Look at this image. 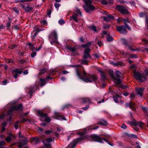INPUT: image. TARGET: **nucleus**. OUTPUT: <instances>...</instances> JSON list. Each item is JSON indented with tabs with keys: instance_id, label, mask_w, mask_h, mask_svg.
I'll return each mask as SVG.
<instances>
[{
	"instance_id": "58",
	"label": "nucleus",
	"mask_w": 148,
	"mask_h": 148,
	"mask_svg": "<svg viewBox=\"0 0 148 148\" xmlns=\"http://www.w3.org/2000/svg\"><path fill=\"white\" fill-rule=\"evenodd\" d=\"M110 26L108 25H105L103 26V28L104 29H109Z\"/></svg>"
},
{
	"instance_id": "13",
	"label": "nucleus",
	"mask_w": 148,
	"mask_h": 148,
	"mask_svg": "<svg viewBox=\"0 0 148 148\" xmlns=\"http://www.w3.org/2000/svg\"><path fill=\"white\" fill-rule=\"evenodd\" d=\"M54 117L55 119L58 120H66V119L63 116L61 115L59 113L55 112L54 114Z\"/></svg>"
},
{
	"instance_id": "10",
	"label": "nucleus",
	"mask_w": 148,
	"mask_h": 148,
	"mask_svg": "<svg viewBox=\"0 0 148 148\" xmlns=\"http://www.w3.org/2000/svg\"><path fill=\"white\" fill-rule=\"evenodd\" d=\"M22 72V69L17 68L12 71V74L13 77L16 79L18 75L21 74Z\"/></svg>"
},
{
	"instance_id": "33",
	"label": "nucleus",
	"mask_w": 148,
	"mask_h": 148,
	"mask_svg": "<svg viewBox=\"0 0 148 148\" xmlns=\"http://www.w3.org/2000/svg\"><path fill=\"white\" fill-rule=\"evenodd\" d=\"M40 81L41 82L40 86H44L46 83V81L45 80L43 79H40Z\"/></svg>"
},
{
	"instance_id": "25",
	"label": "nucleus",
	"mask_w": 148,
	"mask_h": 148,
	"mask_svg": "<svg viewBox=\"0 0 148 148\" xmlns=\"http://www.w3.org/2000/svg\"><path fill=\"white\" fill-rule=\"evenodd\" d=\"M70 17L72 18L76 22H78L77 20L78 15L77 14H73L72 16H71Z\"/></svg>"
},
{
	"instance_id": "48",
	"label": "nucleus",
	"mask_w": 148,
	"mask_h": 148,
	"mask_svg": "<svg viewBox=\"0 0 148 148\" xmlns=\"http://www.w3.org/2000/svg\"><path fill=\"white\" fill-rule=\"evenodd\" d=\"M61 5L60 4L58 3H55L54 4V6L56 8H58L57 10H58V8Z\"/></svg>"
},
{
	"instance_id": "27",
	"label": "nucleus",
	"mask_w": 148,
	"mask_h": 148,
	"mask_svg": "<svg viewBox=\"0 0 148 148\" xmlns=\"http://www.w3.org/2000/svg\"><path fill=\"white\" fill-rule=\"evenodd\" d=\"M119 97H120L119 96L117 95H115L113 96L114 100L115 103H119L118 98Z\"/></svg>"
},
{
	"instance_id": "22",
	"label": "nucleus",
	"mask_w": 148,
	"mask_h": 148,
	"mask_svg": "<svg viewBox=\"0 0 148 148\" xmlns=\"http://www.w3.org/2000/svg\"><path fill=\"white\" fill-rule=\"evenodd\" d=\"M77 143L74 140L69 144V148H73Z\"/></svg>"
},
{
	"instance_id": "23",
	"label": "nucleus",
	"mask_w": 148,
	"mask_h": 148,
	"mask_svg": "<svg viewBox=\"0 0 148 148\" xmlns=\"http://www.w3.org/2000/svg\"><path fill=\"white\" fill-rule=\"evenodd\" d=\"M86 138V136H82L79 138H76L75 139V141L77 143H78L82 141V140L85 139Z\"/></svg>"
},
{
	"instance_id": "2",
	"label": "nucleus",
	"mask_w": 148,
	"mask_h": 148,
	"mask_svg": "<svg viewBox=\"0 0 148 148\" xmlns=\"http://www.w3.org/2000/svg\"><path fill=\"white\" fill-rule=\"evenodd\" d=\"M136 65L135 64H134L130 66V68L131 69H133L134 70L133 73L134 77L142 82L146 81L147 78L144 74H141L138 72H137L135 71L136 69Z\"/></svg>"
},
{
	"instance_id": "6",
	"label": "nucleus",
	"mask_w": 148,
	"mask_h": 148,
	"mask_svg": "<svg viewBox=\"0 0 148 148\" xmlns=\"http://www.w3.org/2000/svg\"><path fill=\"white\" fill-rule=\"evenodd\" d=\"M121 75H122V74L119 71H116L115 73V77H114V82L117 85L121 84V80L120 79L121 78Z\"/></svg>"
},
{
	"instance_id": "64",
	"label": "nucleus",
	"mask_w": 148,
	"mask_h": 148,
	"mask_svg": "<svg viewBox=\"0 0 148 148\" xmlns=\"http://www.w3.org/2000/svg\"><path fill=\"white\" fill-rule=\"evenodd\" d=\"M146 23L147 25V29L148 30V18L147 17L146 18Z\"/></svg>"
},
{
	"instance_id": "45",
	"label": "nucleus",
	"mask_w": 148,
	"mask_h": 148,
	"mask_svg": "<svg viewBox=\"0 0 148 148\" xmlns=\"http://www.w3.org/2000/svg\"><path fill=\"white\" fill-rule=\"evenodd\" d=\"M130 97L131 99H134L135 97V96H134V94L132 93H130Z\"/></svg>"
},
{
	"instance_id": "8",
	"label": "nucleus",
	"mask_w": 148,
	"mask_h": 148,
	"mask_svg": "<svg viewBox=\"0 0 148 148\" xmlns=\"http://www.w3.org/2000/svg\"><path fill=\"white\" fill-rule=\"evenodd\" d=\"M90 49L88 48H86L84 49L83 56L84 59L87 60L88 58H91V56L90 54Z\"/></svg>"
},
{
	"instance_id": "38",
	"label": "nucleus",
	"mask_w": 148,
	"mask_h": 148,
	"mask_svg": "<svg viewBox=\"0 0 148 148\" xmlns=\"http://www.w3.org/2000/svg\"><path fill=\"white\" fill-rule=\"evenodd\" d=\"M109 73L110 76L112 77V78H114L113 73V71L112 70H110L109 71Z\"/></svg>"
},
{
	"instance_id": "57",
	"label": "nucleus",
	"mask_w": 148,
	"mask_h": 148,
	"mask_svg": "<svg viewBox=\"0 0 148 148\" xmlns=\"http://www.w3.org/2000/svg\"><path fill=\"white\" fill-rule=\"evenodd\" d=\"M118 64V66H124V64L121 62H117Z\"/></svg>"
},
{
	"instance_id": "50",
	"label": "nucleus",
	"mask_w": 148,
	"mask_h": 148,
	"mask_svg": "<svg viewBox=\"0 0 148 148\" xmlns=\"http://www.w3.org/2000/svg\"><path fill=\"white\" fill-rule=\"evenodd\" d=\"M20 122V121H17L15 124V127L16 129H17L18 127V123Z\"/></svg>"
},
{
	"instance_id": "52",
	"label": "nucleus",
	"mask_w": 148,
	"mask_h": 148,
	"mask_svg": "<svg viewBox=\"0 0 148 148\" xmlns=\"http://www.w3.org/2000/svg\"><path fill=\"white\" fill-rule=\"evenodd\" d=\"M101 3L105 5H107L108 3V2L106 0H102L101 1Z\"/></svg>"
},
{
	"instance_id": "26",
	"label": "nucleus",
	"mask_w": 148,
	"mask_h": 148,
	"mask_svg": "<svg viewBox=\"0 0 148 148\" xmlns=\"http://www.w3.org/2000/svg\"><path fill=\"white\" fill-rule=\"evenodd\" d=\"M135 103L132 102V101H130V108L132 109L133 110H135Z\"/></svg>"
},
{
	"instance_id": "15",
	"label": "nucleus",
	"mask_w": 148,
	"mask_h": 148,
	"mask_svg": "<svg viewBox=\"0 0 148 148\" xmlns=\"http://www.w3.org/2000/svg\"><path fill=\"white\" fill-rule=\"evenodd\" d=\"M12 108L13 110L14 111H21L23 109L22 105V104H20L17 106L12 107Z\"/></svg>"
},
{
	"instance_id": "44",
	"label": "nucleus",
	"mask_w": 148,
	"mask_h": 148,
	"mask_svg": "<svg viewBox=\"0 0 148 148\" xmlns=\"http://www.w3.org/2000/svg\"><path fill=\"white\" fill-rule=\"evenodd\" d=\"M59 23L61 25L64 24L65 23V21L64 20L62 19H61L59 20Z\"/></svg>"
},
{
	"instance_id": "43",
	"label": "nucleus",
	"mask_w": 148,
	"mask_h": 148,
	"mask_svg": "<svg viewBox=\"0 0 148 148\" xmlns=\"http://www.w3.org/2000/svg\"><path fill=\"white\" fill-rule=\"evenodd\" d=\"M123 43L124 45H128V43L126 40L125 39L123 38L122 39Z\"/></svg>"
},
{
	"instance_id": "61",
	"label": "nucleus",
	"mask_w": 148,
	"mask_h": 148,
	"mask_svg": "<svg viewBox=\"0 0 148 148\" xmlns=\"http://www.w3.org/2000/svg\"><path fill=\"white\" fill-rule=\"evenodd\" d=\"M36 54V52L35 51H33L32 53L31 56L32 57H34Z\"/></svg>"
},
{
	"instance_id": "14",
	"label": "nucleus",
	"mask_w": 148,
	"mask_h": 148,
	"mask_svg": "<svg viewBox=\"0 0 148 148\" xmlns=\"http://www.w3.org/2000/svg\"><path fill=\"white\" fill-rule=\"evenodd\" d=\"M28 141L26 139L24 140H21L18 143V146L19 148H21L23 146L26 145Z\"/></svg>"
},
{
	"instance_id": "47",
	"label": "nucleus",
	"mask_w": 148,
	"mask_h": 148,
	"mask_svg": "<svg viewBox=\"0 0 148 148\" xmlns=\"http://www.w3.org/2000/svg\"><path fill=\"white\" fill-rule=\"evenodd\" d=\"M53 35L54 38L56 40H57L58 39L57 35L56 33L54 32H53Z\"/></svg>"
},
{
	"instance_id": "40",
	"label": "nucleus",
	"mask_w": 148,
	"mask_h": 148,
	"mask_svg": "<svg viewBox=\"0 0 148 148\" xmlns=\"http://www.w3.org/2000/svg\"><path fill=\"white\" fill-rule=\"evenodd\" d=\"M113 38L110 36H108L107 38V40L108 41H111L113 40Z\"/></svg>"
},
{
	"instance_id": "37",
	"label": "nucleus",
	"mask_w": 148,
	"mask_h": 148,
	"mask_svg": "<svg viewBox=\"0 0 148 148\" xmlns=\"http://www.w3.org/2000/svg\"><path fill=\"white\" fill-rule=\"evenodd\" d=\"M94 32H96L97 31L96 27L95 26H91L89 27Z\"/></svg>"
},
{
	"instance_id": "7",
	"label": "nucleus",
	"mask_w": 148,
	"mask_h": 148,
	"mask_svg": "<svg viewBox=\"0 0 148 148\" xmlns=\"http://www.w3.org/2000/svg\"><path fill=\"white\" fill-rule=\"evenodd\" d=\"M129 122L131 125H133L135 126H139L142 129H143L145 127V124L142 122L138 121L136 120H134L131 122L129 121Z\"/></svg>"
},
{
	"instance_id": "42",
	"label": "nucleus",
	"mask_w": 148,
	"mask_h": 148,
	"mask_svg": "<svg viewBox=\"0 0 148 148\" xmlns=\"http://www.w3.org/2000/svg\"><path fill=\"white\" fill-rule=\"evenodd\" d=\"M47 15L49 16V17H50V15L51 13V10L50 9H48L47 10Z\"/></svg>"
},
{
	"instance_id": "32",
	"label": "nucleus",
	"mask_w": 148,
	"mask_h": 148,
	"mask_svg": "<svg viewBox=\"0 0 148 148\" xmlns=\"http://www.w3.org/2000/svg\"><path fill=\"white\" fill-rule=\"evenodd\" d=\"M91 44V42H88L86 44H83L82 45V47L83 48H86L90 47Z\"/></svg>"
},
{
	"instance_id": "49",
	"label": "nucleus",
	"mask_w": 148,
	"mask_h": 148,
	"mask_svg": "<svg viewBox=\"0 0 148 148\" xmlns=\"http://www.w3.org/2000/svg\"><path fill=\"white\" fill-rule=\"evenodd\" d=\"M82 63L83 64H87L88 61L86 60H82Z\"/></svg>"
},
{
	"instance_id": "51",
	"label": "nucleus",
	"mask_w": 148,
	"mask_h": 148,
	"mask_svg": "<svg viewBox=\"0 0 148 148\" xmlns=\"http://www.w3.org/2000/svg\"><path fill=\"white\" fill-rule=\"evenodd\" d=\"M103 140L105 141L106 142H107L109 145H110L113 146V145L111 143H109V141L107 140L105 138H103Z\"/></svg>"
},
{
	"instance_id": "55",
	"label": "nucleus",
	"mask_w": 148,
	"mask_h": 148,
	"mask_svg": "<svg viewBox=\"0 0 148 148\" xmlns=\"http://www.w3.org/2000/svg\"><path fill=\"white\" fill-rule=\"evenodd\" d=\"M17 45H10L9 47L11 49H13L14 48H15L16 47Z\"/></svg>"
},
{
	"instance_id": "29",
	"label": "nucleus",
	"mask_w": 148,
	"mask_h": 148,
	"mask_svg": "<svg viewBox=\"0 0 148 148\" xmlns=\"http://www.w3.org/2000/svg\"><path fill=\"white\" fill-rule=\"evenodd\" d=\"M96 42H97V44L99 46L101 47L103 45L102 43L101 40H99L98 39V38H96Z\"/></svg>"
},
{
	"instance_id": "39",
	"label": "nucleus",
	"mask_w": 148,
	"mask_h": 148,
	"mask_svg": "<svg viewBox=\"0 0 148 148\" xmlns=\"http://www.w3.org/2000/svg\"><path fill=\"white\" fill-rule=\"evenodd\" d=\"M37 32H35V31H33L32 33V39H34L35 37L37 36Z\"/></svg>"
},
{
	"instance_id": "36",
	"label": "nucleus",
	"mask_w": 148,
	"mask_h": 148,
	"mask_svg": "<svg viewBox=\"0 0 148 148\" xmlns=\"http://www.w3.org/2000/svg\"><path fill=\"white\" fill-rule=\"evenodd\" d=\"M5 144V142L3 141H0V148H3V147L4 146Z\"/></svg>"
},
{
	"instance_id": "41",
	"label": "nucleus",
	"mask_w": 148,
	"mask_h": 148,
	"mask_svg": "<svg viewBox=\"0 0 148 148\" xmlns=\"http://www.w3.org/2000/svg\"><path fill=\"white\" fill-rule=\"evenodd\" d=\"M116 86L118 87V86L119 87H120L122 88H123V89H125L127 87V86H126L125 85H123L121 84L120 85H117L116 84Z\"/></svg>"
},
{
	"instance_id": "63",
	"label": "nucleus",
	"mask_w": 148,
	"mask_h": 148,
	"mask_svg": "<svg viewBox=\"0 0 148 148\" xmlns=\"http://www.w3.org/2000/svg\"><path fill=\"white\" fill-rule=\"evenodd\" d=\"M103 18L104 21L107 22L109 21V19H108V18L106 16H103Z\"/></svg>"
},
{
	"instance_id": "54",
	"label": "nucleus",
	"mask_w": 148,
	"mask_h": 148,
	"mask_svg": "<svg viewBox=\"0 0 148 148\" xmlns=\"http://www.w3.org/2000/svg\"><path fill=\"white\" fill-rule=\"evenodd\" d=\"M40 72L39 73H40L42 74V73H43L46 72V70L45 69H41L40 71Z\"/></svg>"
},
{
	"instance_id": "11",
	"label": "nucleus",
	"mask_w": 148,
	"mask_h": 148,
	"mask_svg": "<svg viewBox=\"0 0 148 148\" xmlns=\"http://www.w3.org/2000/svg\"><path fill=\"white\" fill-rule=\"evenodd\" d=\"M116 28L117 30L120 33L125 34L127 32L126 29V27L123 25L116 26Z\"/></svg>"
},
{
	"instance_id": "56",
	"label": "nucleus",
	"mask_w": 148,
	"mask_h": 148,
	"mask_svg": "<svg viewBox=\"0 0 148 148\" xmlns=\"http://www.w3.org/2000/svg\"><path fill=\"white\" fill-rule=\"evenodd\" d=\"M13 10L17 13V14L18 13H19L18 10L16 8L14 7V8H13Z\"/></svg>"
},
{
	"instance_id": "30",
	"label": "nucleus",
	"mask_w": 148,
	"mask_h": 148,
	"mask_svg": "<svg viewBox=\"0 0 148 148\" xmlns=\"http://www.w3.org/2000/svg\"><path fill=\"white\" fill-rule=\"evenodd\" d=\"M28 3H23L20 4V5L25 10V9L26 8V7H27L28 6Z\"/></svg>"
},
{
	"instance_id": "53",
	"label": "nucleus",
	"mask_w": 148,
	"mask_h": 148,
	"mask_svg": "<svg viewBox=\"0 0 148 148\" xmlns=\"http://www.w3.org/2000/svg\"><path fill=\"white\" fill-rule=\"evenodd\" d=\"M52 130H48L45 131V133L47 134H49L50 133H53Z\"/></svg>"
},
{
	"instance_id": "60",
	"label": "nucleus",
	"mask_w": 148,
	"mask_h": 148,
	"mask_svg": "<svg viewBox=\"0 0 148 148\" xmlns=\"http://www.w3.org/2000/svg\"><path fill=\"white\" fill-rule=\"evenodd\" d=\"M101 78L103 80H105L106 79V76L104 73L102 74V75H101Z\"/></svg>"
},
{
	"instance_id": "4",
	"label": "nucleus",
	"mask_w": 148,
	"mask_h": 148,
	"mask_svg": "<svg viewBox=\"0 0 148 148\" xmlns=\"http://www.w3.org/2000/svg\"><path fill=\"white\" fill-rule=\"evenodd\" d=\"M37 112L41 117V120L42 121H45L47 122H49L51 120L50 118L48 116L47 114L43 113L42 110H38Z\"/></svg>"
},
{
	"instance_id": "19",
	"label": "nucleus",
	"mask_w": 148,
	"mask_h": 148,
	"mask_svg": "<svg viewBox=\"0 0 148 148\" xmlns=\"http://www.w3.org/2000/svg\"><path fill=\"white\" fill-rule=\"evenodd\" d=\"M98 123L100 125L103 126H106L108 125V123L107 121L105 120L101 119L99 121Z\"/></svg>"
},
{
	"instance_id": "16",
	"label": "nucleus",
	"mask_w": 148,
	"mask_h": 148,
	"mask_svg": "<svg viewBox=\"0 0 148 148\" xmlns=\"http://www.w3.org/2000/svg\"><path fill=\"white\" fill-rule=\"evenodd\" d=\"M78 46H75L73 47L70 46H67L66 48L69 50L71 51L72 52H74L77 50L78 48Z\"/></svg>"
},
{
	"instance_id": "17",
	"label": "nucleus",
	"mask_w": 148,
	"mask_h": 148,
	"mask_svg": "<svg viewBox=\"0 0 148 148\" xmlns=\"http://www.w3.org/2000/svg\"><path fill=\"white\" fill-rule=\"evenodd\" d=\"M145 89L144 88L142 87L139 88H136V91L137 93L140 95V96H142L143 95V92Z\"/></svg>"
},
{
	"instance_id": "59",
	"label": "nucleus",
	"mask_w": 148,
	"mask_h": 148,
	"mask_svg": "<svg viewBox=\"0 0 148 148\" xmlns=\"http://www.w3.org/2000/svg\"><path fill=\"white\" fill-rule=\"evenodd\" d=\"M127 46L131 50L133 51H135L136 50V49H132V46L130 45H127Z\"/></svg>"
},
{
	"instance_id": "35",
	"label": "nucleus",
	"mask_w": 148,
	"mask_h": 148,
	"mask_svg": "<svg viewBox=\"0 0 148 148\" xmlns=\"http://www.w3.org/2000/svg\"><path fill=\"white\" fill-rule=\"evenodd\" d=\"M107 15V16L108 17V18L111 19H113L114 18V17L112 16L111 14H108L106 12H105V14Z\"/></svg>"
},
{
	"instance_id": "62",
	"label": "nucleus",
	"mask_w": 148,
	"mask_h": 148,
	"mask_svg": "<svg viewBox=\"0 0 148 148\" xmlns=\"http://www.w3.org/2000/svg\"><path fill=\"white\" fill-rule=\"evenodd\" d=\"M57 132H59L60 131H62L63 130V128L62 127H57Z\"/></svg>"
},
{
	"instance_id": "12",
	"label": "nucleus",
	"mask_w": 148,
	"mask_h": 148,
	"mask_svg": "<svg viewBox=\"0 0 148 148\" xmlns=\"http://www.w3.org/2000/svg\"><path fill=\"white\" fill-rule=\"evenodd\" d=\"M91 138L94 141L98 142L101 143H103V138L100 137L99 136L95 135L91 136Z\"/></svg>"
},
{
	"instance_id": "46",
	"label": "nucleus",
	"mask_w": 148,
	"mask_h": 148,
	"mask_svg": "<svg viewBox=\"0 0 148 148\" xmlns=\"http://www.w3.org/2000/svg\"><path fill=\"white\" fill-rule=\"evenodd\" d=\"M14 111V110H13L12 109V107L11 108V109L8 111L7 115H10L11 114V113H12V111Z\"/></svg>"
},
{
	"instance_id": "20",
	"label": "nucleus",
	"mask_w": 148,
	"mask_h": 148,
	"mask_svg": "<svg viewBox=\"0 0 148 148\" xmlns=\"http://www.w3.org/2000/svg\"><path fill=\"white\" fill-rule=\"evenodd\" d=\"M40 142L39 140L36 137H33L32 139L31 142L34 144H38Z\"/></svg>"
},
{
	"instance_id": "21",
	"label": "nucleus",
	"mask_w": 148,
	"mask_h": 148,
	"mask_svg": "<svg viewBox=\"0 0 148 148\" xmlns=\"http://www.w3.org/2000/svg\"><path fill=\"white\" fill-rule=\"evenodd\" d=\"M13 137V135L12 134H9L6 138L5 139L6 141L8 142H10L12 140V138Z\"/></svg>"
},
{
	"instance_id": "24",
	"label": "nucleus",
	"mask_w": 148,
	"mask_h": 148,
	"mask_svg": "<svg viewBox=\"0 0 148 148\" xmlns=\"http://www.w3.org/2000/svg\"><path fill=\"white\" fill-rule=\"evenodd\" d=\"M123 21H124V24L125 25V26L126 27V28L127 29L129 30H131V28L127 25V22L129 23V22L126 19H123Z\"/></svg>"
},
{
	"instance_id": "3",
	"label": "nucleus",
	"mask_w": 148,
	"mask_h": 148,
	"mask_svg": "<svg viewBox=\"0 0 148 148\" xmlns=\"http://www.w3.org/2000/svg\"><path fill=\"white\" fill-rule=\"evenodd\" d=\"M85 4L84 5L83 7L86 12H89L90 10L94 11L95 8L92 5V0H83Z\"/></svg>"
},
{
	"instance_id": "5",
	"label": "nucleus",
	"mask_w": 148,
	"mask_h": 148,
	"mask_svg": "<svg viewBox=\"0 0 148 148\" xmlns=\"http://www.w3.org/2000/svg\"><path fill=\"white\" fill-rule=\"evenodd\" d=\"M115 9L122 14H127L129 13L127 8L123 6L117 5Z\"/></svg>"
},
{
	"instance_id": "18",
	"label": "nucleus",
	"mask_w": 148,
	"mask_h": 148,
	"mask_svg": "<svg viewBox=\"0 0 148 148\" xmlns=\"http://www.w3.org/2000/svg\"><path fill=\"white\" fill-rule=\"evenodd\" d=\"M82 102L84 103H88V104L91 103V99L88 97L83 98L82 99Z\"/></svg>"
},
{
	"instance_id": "34",
	"label": "nucleus",
	"mask_w": 148,
	"mask_h": 148,
	"mask_svg": "<svg viewBox=\"0 0 148 148\" xmlns=\"http://www.w3.org/2000/svg\"><path fill=\"white\" fill-rule=\"evenodd\" d=\"M27 45H29L30 49L32 51H34L35 48L34 47L33 45L31 43H28L27 44Z\"/></svg>"
},
{
	"instance_id": "9",
	"label": "nucleus",
	"mask_w": 148,
	"mask_h": 148,
	"mask_svg": "<svg viewBox=\"0 0 148 148\" xmlns=\"http://www.w3.org/2000/svg\"><path fill=\"white\" fill-rule=\"evenodd\" d=\"M52 141V139L51 138H49L43 140L42 142L44 146L46 148H51V143Z\"/></svg>"
},
{
	"instance_id": "31",
	"label": "nucleus",
	"mask_w": 148,
	"mask_h": 148,
	"mask_svg": "<svg viewBox=\"0 0 148 148\" xmlns=\"http://www.w3.org/2000/svg\"><path fill=\"white\" fill-rule=\"evenodd\" d=\"M33 9V8L30 7L28 4V6L25 9V10L26 12H29L30 11L32 10Z\"/></svg>"
},
{
	"instance_id": "1",
	"label": "nucleus",
	"mask_w": 148,
	"mask_h": 148,
	"mask_svg": "<svg viewBox=\"0 0 148 148\" xmlns=\"http://www.w3.org/2000/svg\"><path fill=\"white\" fill-rule=\"evenodd\" d=\"M76 73L77 76L80 79L86 82H91L92 81L95 82L98 79V77L95 75H89L88 77L84 78L83 76L81 75L82 73L78 69H76Z\"/></svg>"
},
{
	"instance_id": "28",
	"label": "nucleus",
	"mask_w": 148,
	"mask_h": 148,
	"mask_svg": "<svg viewBox=\"0 0 148 148\" xmlns=\"http://www.w3.org/2000/svg\"><path fill=\"white\" fill-rule=\"evenodd\" d=\"M12 22V19L9 18V21L6 23V26L8 29H10V27L11 26V23Z\"/></svg>"
}]
</instances>
